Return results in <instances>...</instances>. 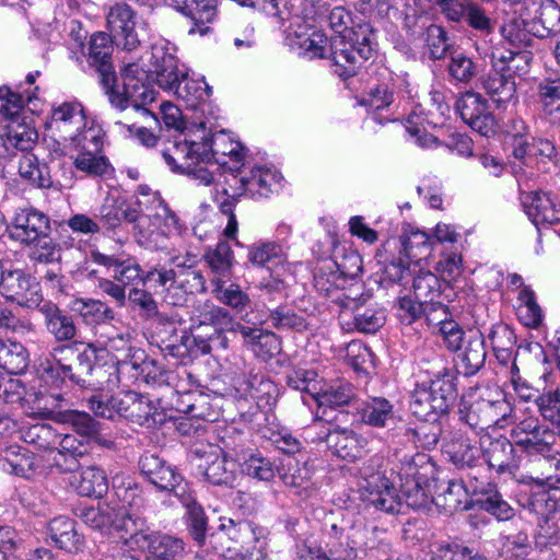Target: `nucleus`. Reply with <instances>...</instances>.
I'll return each mask as SVG.
<instances>
[{"mask_svg": "<svg viewBox=\"0 0 560 560\" xmlns=\"http://www.w3.org/2000/svg\"><path fill=\"white\" fill-rule=\"evenodd\" d=\"M114 45L109 34L104 32L94 33L88 46V51L84 52L86 61L98 74L100 82L103 85L105 93L109 96L110 103L125 110L132 107L136 113L143 116L156 117L145 108V105L154 102V92L141 83V80L147 77L143 67L139 62H126L120 69L124 91L120 93L116 90L117 75L113 65Z\"/></svg>", "mask_w": 560, "mask_h": 560, "instance_id": "nucleus-1", "label": "nucleus"}, {"mask_svg": "<svg viewBox=\"0 0 560 560\" xmlns=\"http://www.w3.org/2000/svg\"><path fill=\"white\" fill-rule=\"evenodd\" d=\"M328 21L336 33L330 39L329 58L335 72L342 79L354 77L362 65L375 52L376 40L372 26L368 23L349 27L352 14L343 7L334 8Z\"/></svg>", "mask_w": 560, "mask_h": 560, "instance_id": "nucleus-2", "label": "nucleus"}, {"mask_svg": "<svg viewBox=\"0 0 560 560\" xmlns=\"http://www.w3.org/2000/svg\"><path fill=\"white\" fill-rule=\"evenodd\" d=\"M265 527L248 520L221 518L218 530L209 535L211 549L220 557L265 560Z\"/></svg>", "mask_w": 560, "mask_h": 560, "instance_id": "nucleus-3", "label": "nucleus"}, {"mask_svg": "<svg viewBox=\"0 0 560 560\" xmlns=\"http://www.w3.org/2000/svg\"><path fill=\"white\" fill-rule=\"evenodd\" d=\"M457 397L455 377L452 372H443L429 383L418 384L412 392L410 409L423 422H436L446 415Z\"/></svg>", "mask_w": 560, "mask_h": 560, "instance_id": "nucleus-4", "label": "nucleus"}, {"mask_svg": "<svg viewBox=\"0 0 560 560\" xmlns=\"http://www.w3.org/2000/svg\"><path fill=\"white\" fill-rule=\"evenodd\" d=\"M240 186L230 192L224 188L222 194L225 197L220 202V210L228 217V224L223 231L224 236L234 240L237 234V220L235 208L241 196L249 195L253 198H268L279 184V176L276 172L264 166L253 167L248 174L238 178Z\"/></svg>", "mask_w": 560, "mask_h": 560, "instance_id": "nucleus-5", "label": "nucleus"}, {"mask_svg": "<svg viewBox=\"0 0 560 560\" xmlns=\"http://www.w3.org/2000/svg\"><path fill=\"white\" fill-rule=\"evenodd\" d=\"M121 527L127 533V545L147 552V560H174L184 550L180 539L153 532L141 515L139 518H127Z\"/></svg>", "mask_w": 560, "mask_h": 560, "instance_id": "nucleus-6", "label": "nucleus"}, {"mask_svg": "<svg viewBox=\"0 0 560 560\" xmlns=\"http://www.w3.org/2000/svg\"><path fill=\"white\" fill-rule=\"evenodd\" d=\"M105 349L96 342H72L57 346L52 350L62 376L82 388H86L94 361L102 358Z\"/></svg>", "mask_w": 560, "mask_h": 560, "instance_id": "nucleus-7", "label": "nucleus"}, {"mask_svg": "<svg viewBox=\"0 0 560 560\" xmlns=\"http://www.w3.org/2000/svg\"><path fill=\"white\" fill-rule=\"evenodd\" d=\"M295 556L299 560H355V541L337 525L331 526L324 545L306 538L295 542Z\"/></svg>", "mask_w": 560, "mask_h": 560, "instance_id": "nucleus-8", "label": "nucleus"}, {"mask_svg": "<svg viewBox=\"0 0 560 560\" xmlns=\"http://www.w3.org/2000/svg\"><path fill=\"white\" fill-rule=\"evenodd\" d=\"M435 3L447 21L465 24L481 38L495 33L497 20L475 0H435Z\"/></svg>", "mask_w": 560, "mask_h": 560, "instance_id": "nucleus-9", "label": "nucleus"}, {"mask_svg": "<svg viewBox=\"0 0 560 560\" xmlns=\"http://www.w3.org/2000/svg\"><path fill=\"white\" fill-rule=\"evenodd\" d=\"M442 452L457 470L480 467L481 447H477L463 423H448L442 438Z\"/></svg>", "mask_w": 560, "mask_h": 560, "instance_id": "nucleus-10", "label": "nucleus"}, {"mask_svg": "<svg viewBox=\"0 0 560 560\" xmlns=\"http://www.w3.org/2000/svg\"><path fill=\"white\" fill-rule=\"evenodd\" d=\"M75 515L89 527L100 530L109 532L114 528L119 537L127 544L128 537L121 523L127 518H139L140 515L133 511L120 506L118 503L110 501L98 503L97 506L79 508Z\"/></svg>", "mask_w": 560, "mask_h": 560, "instance_id": "nucleus-11", "label": "nucleus"}, {"mask_svg": "<svg viewBox=\"0 0 560 560\" xmlns=\"http://www.w3.org/2000/svg\"><path fill=\"white\" fill-rule=\"evenodd\" d=\"M0 294L28 308L39 307L43 300L39 282L22 269H2Z\"/></svg>", "mask_w": 560, "mask_h": 560, "instance_id": "nucleus-12", "label": "nucleus"}, {"mask_svg": "<svg viewBox=\"0 0 560 560\" xmlns=\"http://www.w3.org/2000/svg\"><path fill=\"white\" fill-rule=\"evenodd\" d=\"M150 65L151 67L148 70L143 68L147 77L141 80V83L153 92L155 91L147 84V80L150 78L154 79L156 84L167 92H172L176 84L182 79H185L186 71L178 68L176 57L168 52L167 48L163 45H153L151 47ZM155 95L156 93H154Z\"/></svg>", "mask_w": 560, "mask_h": 560, "instance_id": "nucleus-13", "label": "nucleus"}, {"mask_svg": "<svg viewBox=\"0 0 560 560\" xmlns=\"http://www.w3.org/2000/svg\"><path fill=\"white\" fill-rule=\"evenodd\" d=\"M162 149V156L175 173H190L202 163L201 141L190 140L186 133L173 135Z\"/></svg>", "mask_w": 560, "mask_h": 560, "instance_id": "nucleus-14", "label": "nucleus"}, {"mask_svg": "<svg viewBox=\"0 0 560 560\" xmlns=\"http://www.w3.org/2000/svg\"><path fill=\"white\" fill-rule=\"evenodd\" d=\"M139 468L158 490L173 492L177 497L184 495L185 486L182 475L165 459L154 454H144L139 459Z\"/></svg>", "mask_w": 560, "mask_h": 560, "instance_id": "nucleus-15", "label": "nucleus"}, {"mask_svg": "<svg viewBox=\"0 0 560 560\" xmlns=\"http://www.w3.org/2000/svg\"><path fill=\"white\" fill-rule=\"evenodd\" d=\"M514 442L500 435L492 438L489 435L480 439L481 455L489 469L498 475H515L520 468L521 457L516 455Z\"/></svg>", "mask_w": 560, "mask_h": 560, "instance_id": "nucleus-16", "label": "nucleus"}, {"mask_svg": "<svg viewBox=\"0 0 560 560\" xmlns=\"http://www.w3.org/2000/svg\"><path fill=\"white\" fill-rule=\"evenodd\" d=\"M8 230L13 241L31 245L45 234H50L51 225L45 213L34 208H23L15 213Z\"/></svg>", "mask_w": 560, "mask_h": 560, "instance_id": "nucleus-17", "label": "nucleus"}, {"mask_svg": "<svg viewBox=\"0 0 560 560\" xmlns=\"http://www.w3.org/2000/svg\"><path fill=\"white\" fill-rule=\"evenodd\" d=\"M86 125L84 108L79 102H65L51 109L47 129L59 141L68 142Z\"/></svg>", "mask_w": 560, "mask_h": 560, "instance_id": "nucleus-18", "label": "nucleus"}, {"mask_svg": "<svg viewBox=\"0 0 560 560\" xmlns=\"http://www.w3.org/2000/svg\"><path fill=\"white\" fill-rule=\"evenodd\" d=\"M136 13L126 3H115L108 9L106 14V26L110 37L119 40L122 49L131 51L140 45L136 26Z\"/></svg>", "mask_w": 560, "mask_h": 560, "instance_id": "nucleus-19", "label": "nucleus"}, {"mask_svg": "<svg viewBox=\"0 0 560 560\" xmlns=\"http://www.w3.org/2000/svg\"><path fill=\"white\" fill-rule=\"evenodd\" d=\"M201 463L198 469L207 481L214 486L232 487L236 480V463L210 446V451L196 450Z\"/></svg>", "mask_w": 560, "mask_h": 560, "instance_id": "nucleus-20", "label": "nucleus"}, {"mask_svg": "<svg viewBox=\"0 0 560 560\" xmlns=\"http://www.w3.org/2000/svg\"><path fill=\"white\" fill-rule=\"evenodd\" d=\"M363 500L380 511L398 512L399 497L393 482L381 471L371 474L362 485Z\"/></svg>", "mask_w": 560, "mask_h": 560, "instance_id": "nucleus-21", "label": "nucleus"}, {"mask_svg": "<svg viewBox=\"0 0 560 560\" xmlns=\"http://www.w3.org/2000/svg\"><path fill=\"white\" fill-rule=\"evenodd\" d=\"M202 163L214 162L225 165L228 160L241 162L245 155V148L241 142L235 141L230 133L224 130L213 133L209 138H203Z\"/></svg>", "mask_w": 560, "mask_h": 560, "instance_id": "nucleus-22", "label": "nucleus"}, {"mask_svg": "<svg viewBox=\"0 0 560 560\" xmlns=\"http://www.w3.org/2000/svg\"><path fill=\"white\" fill-rule=\"evenodd\" d=\"M175 9L183 13L189 22V35H206L217 15V0H171Z\"/></svg>", "mask_w": 560, "mask_h": 560, "instance_id": "nucleus-23", "label": "nucleus"}, {"mask_svg": "<svg viewBox=\"0 0 560 560\" xmlns=\"http://www.w3.org/2000/svg\"><path fill=\"white\" fill-rule=\"evenodd\" d=\"M522 205L536 226L560 222V203L549 192H523Z\"/></svg>", "mask_w": 560, "mask_h": 560, "instance_id": "nucleus-24", "label": "nucleus"}, {"mask_svg": "<svg viewBox=\"0 0 560 560\" xmlns=\"http://www.w3.org/2000/svg\"><path fill=\"white\" fill-rule=\"evenodd\" d=\"M44 319V326L47 332L54 337L57 342L72 341L79 328L72 315L61 310L57 304L46 301L38 307Z\"/></svg>", "mask_w": 560, "mask_h": 560, "instance_id": "nucleus-25", "label": "nucleus"}, {"mask_svg": "<svg viewBox=\"0 0 560 560\" xmlns=\"http://www.w3.org/2000/svg\"><path fill=\"white\" fill-rule=\"evenodd\" d=\"M342 316L351 315L354 327L362 332L371 334L378 330L385 323L383 311L377 310L372 304H366L365 300H355L345 296L340 301Z\"/></svg>", "mask_w": 560, "mask_h": 560, "instance_id": "nucleus-26", "label": "nucleus"}, {"mask_svg": "<svg viewBox=\"0 0 560 560\" xmlns=\"http://www.w3.org/2000/svg\"><path fill=\"white\" fill-rule=\"evenodd\" d=\"M195 326L199 329L211 331H238L237 325L226 308L215 305L213 302L207 300L195 307L194 317H191Z\"/></svg>", "mask_w": 560, "mask_h": 560, "instance_id": "nucleus-27", "label": "nucleus"}, {"mask_svg": "<svg viewBox=\"0 0 560 560\" xmlns=\"http://www.w3.org/2000/svg\"><path fill=\"white\" fill-rule=\"evenodd\" d=\"M510 147L512 156L526 166H533L545 160L550 161L556 155V148L549 140L535 138L532 135L512 140Z\"/></svg>", "mask_w": 560, "mask_h": 560, "instance_id": "nucleus-28", "label": "nucleus"}, {"mask_svg": "<svg viewBox=\"0 0 560 560\" xmlns=\"http://www.w3.org/2000/svg\"><path fill=\"white\" fill-rule=\"evenodd\" d=\"M92 260L104 267L108 275L124 287L133 284L136 280H142L140 266L131 258H121L115 255H106L97 250L91 253Z\"/></svg>", "mask_w": 560, "mask_h": 560, "instance_id": "nucleus-29", "label": "nucleus"}, {"mask_svg": "<svg viewBox=\"0 0 560 560\" xmlns=\"http://www.w3.org/2000/svg\"><path fill=\"white\" fill-rule=\"evenodd\" d=\"M488 338L495 359L503 366H511L513 362L517 363L518 349L516 335L511 326L499 322L492 325Z\"/></svg>", "mask_w": 560, "mask_h": 560, "instance_id": "nucleus-30", "label": "nucleus"}, {"mask_svg": "<svg viewBox=\"0 0 560 560\" xmlns=\"http://www.w3.org/2000/svg\"><path fill=\"white\" fill-rule=\"evenodd\" d=\"M482 89L497 108H505L516 102V82L491 66L489 73L481 81Z\"/></svg>", "mask_w": 560, "mask_h": 560, "instance_id": "nucleus-31", "label": "nucleus"}, {"mask_svg": "<svg viewBox=\"0 0 560 560\" xmlns=\"http://www.w3.org/2000/svg\"><path fill=\"white\" fill-rule=\"evenodd\" d=\"M20 178L34 188L47 189L52 186L49 166L36 153H23L16 158Z\"/></svg>", "mask_w": 560, "mask_h": 560, "instance_id": "nucleus-32", "label": "nucleus"}, {"mask_svg": "<svg viewBox=\"0 0 560 560\" xmlns=\"http://www.w3.org/2000/svg\"><path fill=\"white\" fill-rule=\"evenodd\" d=\"M136 206L127 202L126 199L107 196L103 203L100 206L96 219L101 229L115 230L119 228L122 222L135 220Z\"/></svg>", "mask_w": 560, "mask_h": 560, "instance_id": "nucleus-33", "label": "nucleus"}, {"mask_svg": "<svg viewBox=\"0 0 560 560\" xmlns=\"http://www.w3.org/2000/svg\"><path fill=\"white\" fill-rule=\"evenodd\" d=\"M237 329L245 343L262 360H269L280 352L281 342L275 332L244 325H237Z\"/></svg>", "mask_w": 560, "mask_h": 560, "instance_id": "nucleus-34", "label": "nucleus"}, {"mask_svg": "<svg viewBox=\"0 0 560 560\" xmlns=\"http://www.w3.org/2000/svg\"><path fill=\"white\" fill-rule=\"evenodd\" d=\"M48 530L55 545L68 552L77 553L84 546V537L78 533L73 520L66 516L55 517L49 522Z\"/></svg>", "mask_w": 560, "mask_h": 560, "instance_id": "nucleus-35", "label": "nucleus"}, {"mask_svg": "<svg viewBox=\"0 0 560 560\" xmlns=\"http://www.w3.org/2000/svg\"><path fill=\"white\" fill-rule=\"evenodd\" d=\"M459 366L466 376L475 375L483 368L487 358L485 338L480 331L470 330L462 345Z\"/></svg>", "mask_w": 560, "mask_h": 560, "instance_id": "nucleus-36", "label": "nucleus"}, {"mask_svg": "<svg viewBox=\"0 0 560 560\" xmlns=\"http://www.w3.org/2000/svg\"><path fill=\"white\" fill-rule=\"evenodd\" d=\"M355 409L360 421L374 428H385L395 420L394 405L384 397H369Z\"/></svg>", "mask_w": 560, "mask_h": 560, "instance_id": "nucleus-37", "label": "nucleus"}, {"mask_svg": "<svg viewBox=\"0 0 560 560\" xmlns=\"http://www.w3.org/2000/svg\"><path fill=\"white\" fill-rule=\"evenodd\" d=\"M532 57L527 51L502 50L493 48L490 54V63L497 71L503 72L515 80V77L527 74L530 69Z\"/></svg>", "mask_w": 560, "mask_h": 560, "instance_id": "nucleus-38", "label": "nucleus"}, {"mask_svg": "<svg viewBox=\"0 0 560 560\" xmlns=\"http://www.w3.org/2000/svg\"><path fill=\"white\" fill-rule=\"evenodd\" d=\"M432 502L445 513L470 509L471 502L466 485L460 480H450L445 487L432 498Z\"/></svg>", "mask_w": 560, "mask_h": 560, "instance_id": "nucleus-39", "label": "nucleus"}, {"mask_svg": "<svg viewBox=\"0 0 560 560\" xmlns=\"http://www.w3.org/2000/svg\"><path fill=\"white\" fill-rule=\"evenodd\" d=\"M70 310L81 318L83 324L93 327L109 323L115 318L114 310L96 299H74L70 303Z\"/></svg>", "mask_w": 560, "mask_h": 560, "instance_id": "nucleus-40", "label": "nucleus"}, {"mask_svg": "<svg viewBox=\"0 0 560 560\" xmlns=\"http://www.w3.org/2000/svg\"><path fill=\"white\" fill-rule=\"evenodd\" d=\"M422 459H424V455L418 454L410 462L406 463L404 467L406 481L400 485L401 497L406 504L415 510L427 508L430 501L429 495L420 486L419 480L416 479L418 474V464L416 460L422 462Z\"/></svg>", "mask_w": 560, "mask_h": 560, "instance_id": "nucleus-41", "label": "nucleus"}, {"mask_svg": "<svg viewBox=\"0 0 560 560\" xmlns=\"http://www.w3.org/2000/svg\"><path fill=\"white\" fill-rule=\"evenodd\" d=\"M325 442L332 454L345 460L352 462L361 454V441L357 433L348 429L330 430Z\"/></svg>", "mask_w": 560, "mask_h": 560, "instance_id": "nucleus-42", "label": "nucleus"}, {"mask_svg": "<svg viewBox=\"0 0 560 560\" xmlns=\"http://www.w3.org/2000/svg\"><path fill=\"white\" fill-rule=\"evenodd\" d=\"M73 166L92 178H105L115 172L104 150L75 152Z\"/></svg>", "mask_w": 560, "mask_h": 560, "instance_id": "nucleus-43", "label": "nucleus"}, {"mask_svg": "<svg viewBox=\"0 0 560 560\" xmlns=\"http://www.w3.org/2000/svg\"><path fill=\"white\" fill-rule=\"evenodd\" d=\"M190 330L191 338L183 336L182 342L195 353L208 354L213 350H225L228 348L229 340L224 334L199 329L195 324L191 325Z\"/></svg>", "mask_w": 560, "mask_h": 560, "instance_id": "nucleus-44", "label": "nucleus"}, {"mask_svg": "<svg viewBox=\"0 0 560 560\" xmlns=\"http://www.w3.org/2000/svg\"><path fill=\"white\" fill-rule=\"evenodd\" d=\"M534 36L545 38L560 33V7L555 0H541L537 16L530 21Z\"/></svg>", "mask_w": 560, "mask_h": 560, "instance_id": "nucleus-45", "label": "nucleus"}, {"mask_svg": "<svg viewBox=\"0 0 560 560\" xmlns=\"http://www.w3.org/2000/svg\"><path fill=\"white\" fill-rule=\"evenodd\" d=\"M207 396L201 392L188 387L183 393H171L170 405L179 413L191 419H205L207 417Z\"/></svg>", "mask_w": 560, "mask_h": 560, "instance_id": "nucleus-46", "label": "nucleus"}, {"mask_svg": "<svg viewBox=\"0 0 560 560\" xmlns=\"http://www.w3.org/2000/svg\"><path fill=\"white\" fill-rule=\"evenodd\" d=\"M36 140L37 132L34 130H11L5 136H0V158L16 159L19 154L33 153Z\"/></svg>", "mask_w": 560, "mask_h": 560, "instance_id": "nucleus-47", "label": "nucleus"}, {"mask_svg": "<svg viewBox=\"0 0 560 560\" xmlns=\"http://www.w3.org/2000/svg\"><path fill=\"white\" fill-rule=\"evenodd\" d=\"M480 397L492 424L501 428L508 425L511 416H513L515 405H511L506 400L504 393L495 387L493 389H487Z\"/></svg>", "mask_w": 560, "mask_h": 560, "instance_id": "nucleus-48", "label": "nucleus"}, {"mask_svg": "<svg viewBox=\"0 0 560 560\" xmlns=\"http://www.w3.org/2000/svg\"><path fill=\"white\" fill-rule=\"evenodd\" d=\"M314 399L319 407L337 408L355 404L357 393L352 384L341 382L325 389L319 387Z\"/></svg>", "mask_w": 560, "mask_h": 560, "instance_id": "nucleus-49", "label": "nucleus"}, {"mask_svg": "<svg viewBox=\"0 0 560 560\" xmlns=\"http://www.w3.org/2000/svg\"><path fill=\"white\" fill-rule=\"evenodd\" d=\"M75 489L80 495L102 498L108 490L107 476L102 468L88 466L81 470Z\"/></svg>", "mask_w": 560, "mask_h": 560, "instance_id": "nucleus-50", "label": "nucleus"}, {"mask_svg": "<svg viewBox=\"0 0 560 560\" xmlns=\"http://www.w3.org/2000/svg\"><path fill=\"white\" fill-rule=\"evenodd\" d=\"M448 58L446 71L452 83L467 85L477 77L478 66L465 52L454 50Z\"/></svg>", "mask_w": 560, "mask_h": 560, "instance_id": "nucleus-51", "label": "nucleus"}, {"mask_svg": "<svg viewBox=\"0 0 560 560\" xmlns=\"http://www.w3.org/2000/svg\"><path fill=\"white\" fill-rule=\"evenodd\" d=\"M402 253L409 261L419 262L428 258L433 249V241L423 231L410 230L400 236Z\"/></svg>", "mask_w": 560, "mask_h": 560, "instance_id": "nucleus-52", "label": "nucleus"}, {"mask_svg": "<svg viewBox=\"0 0 560 560\" xmlns=\"http://www.w3.org/2000/svg\"><path fill=\"white\" fill-rule=\"evenodd\" d=\"M28 365V353L22 343L0 339V368L9 374H20Z\"/></svg>", "mask_w": 560, "mask_h": 560, "instance_id": "nucleus-53", "label": "nucleus"}, {"mask_svg": "<svg viewBox=\"0 0 560 560\" xmlns=\"http://www.w3.org/2000/svg\"><path fill=\"white\" fill-rule=\"evenodd\" d=\"M105 131L95 121H91L78 131L73 139H69L70 147L75 152L104 150Z\"/></svg>", "mask_w": 560, "mask_h": 560, "instance_id": "nucleus-54", "label": "nucleus"}, {"mask_svg": "<svg viewBox=\"0 0 560 560\" xmlns=\"http://www.w3.org/2000/svg\"><path fill=\"white\" fill-rule=\"evenodd\" d=\"M184 504L186 506L189 534L199 546H205L207 540H209L207 535L208 517L202 506L194 499L186 498Z\"/></svg>", "mask_w": 560, "mask_h": 560, "instance_id": "nucleus-55", "label": "nucleus"}, {"mask_svg": "<svg viewBox=\"0 0 560 560\" xmlns=\"http://www.w3.org/2000/svg\"><path fill=\"white\" fill-rule=\"evenodd\" d=\"M284 378L290 388L307 393L313 398L319 388L318 373L314 369L294 365L285 372Z\"/></svg>", "mask_w": 560, "mask_h": 560, "instance_id": "nucleus-56", "label": "nucleus"}, {"mask_svg": "<svg viewBox=\"0 0 560 560\" xmlns=\"http://www.w3.org/2000/svg\"><path fill=\"white\" fill-rule=\"evenodd\" d=\"M243 474L262 481H269L275 477L271 462L256 450H250L237 463Z\"/></svg>", "mask_w": 560, "mask_h": 560, "instance_id": "nucleus-57", "label": "nucleus"}, {"mask_svg": "<svg viewBox=\"0 0 560 560\" xmlns=\"http://www.w3.org/2000/svg\"><path fill=\"white\" fill-rule=\"evenodd\" d=\"M172 93L177 98L183 100L188 106L195 107L198 103L206 101L210 96L211 89L203 81L188 78V73L185 72V79H182L176 84Z\"/></svg>", "mask_w": 560, "mask_h": 560, "instance_id": "nucleus-58", "label": "nucleus"}, {"mask_svg": "<svg viewBox=\"0 0 560 560\" xmlns=\"http://www.w3.org/2000/svg\"><path fill=\"white\" fill-rule=\"evenodd\" d=\"M205 260L214 273V277L223 279L231 275L234 253L229 243L219 242L213 249H209L205 254Z\"/></svg>", "mask_w": 560, "mask_h": 560, "instance_id": "nucleus-59", "label": "nucleus"}, {"mask_svg": "<svg viewBox=\"0 0 560 560\" xmlns=\"http://www.w3.org/2000/svg\"><path fill=\"white\" fill-rule=\"evenodd\" d=\"M211 283L213 285V294L223 304L235 310H244L250 304L248 294L238 284L231 283L224 287V280L220 277H213Z\"/></svg>", "mask_w": 560, "mask_h": 560, "instance_id": "nucleus-60", "label": "nucleus"}, {"mask_svg": "<svg viewBox=\"0 0 560 560\" xmlns=\"http://www.w3.org/2000/svg\"><path fill=\"white\" fill-rule=\"evenodd\" d=\"M174 289L182 290L185 295L206 292L202 271L192 266L177 265Z\"/></svg>", "mask_w": 560, "mask_h": 560, "instance_id": "nucleus-61", "label": "nucleus"}, {"mask_svg": "<svg viewBox=\"0 0 560 560\" xmlns=\"http://www.w3.org/2000/svg\"><path fill=\"white\" fill-rule=\"evenodd\" d=\"M425 46L431 60H441L454 51L444 27L430 24L425 30Z\"/></svg>", "mask_w": 560, "mask_h": 560, "instance_id": "nucleus-62", "label": "nucleus"}, {"mask_svg": "<svg viewBox=\"0 0 560 560\" xmlns=\"http://www.w3.org/2000/svg\"><path fill=\"white\" fill-rule=\"evenodd\" d=\"M518 318L525 326L537 328L542 322V311L536 302L534 291L524 287L518 293Z\"/></svg>", "mask_w": 560, "mask_h": 560, "instance_id": "nucleus-63", "label": "nucleus"}, {"mask_svg": "<svg viewBox=\"0 0 560 560\" xmlns=\"http://www.w3.org/2000/svg\"><path fill=\"white\" fill-rule=\"evenodd\" d=\"M500 33L508 43L518 48L530 46L533 43L530 21L510 19L500 27Z\"/></svg>", "mask_w": 560, "mask_h": 560, "instance_id": "nucleus-64", "label": "nucleus"}]
</instances>
